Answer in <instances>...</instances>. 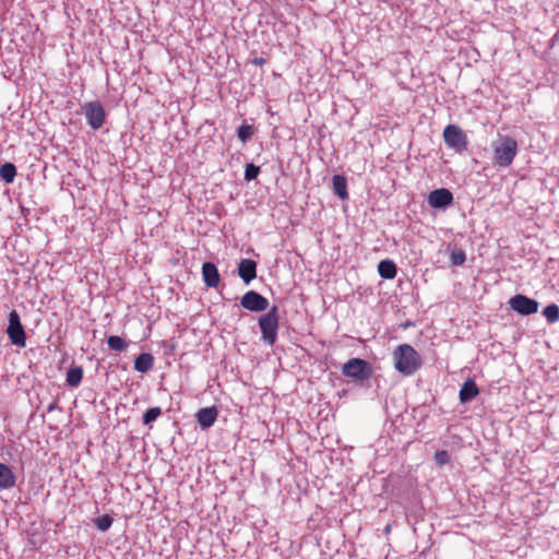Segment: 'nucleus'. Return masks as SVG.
<instances>
[{
    "mask_svg": "<svg viewBox=\"0 0 559 559\" xmlns=\"http://www.w3.org/2000/svg\"><path fill=\"white\" fill-rule=\"evenodd\" d=\"M491 148L493 164L500 168H507L513 163L519 145L515 139L498 134V138L491 142Z\"/></svg>",
    "mask_w": 559,
    "mask_h": 559,
    "instance_id": "f257e3e1",
    "label": "nucleus"
},
{
    "mask_svg": "<svg viewBox=\"0 0 559 559\" xmlns=\"http://www.w3.org/2000/svg\"><path fill=\"white\" fill-rule=\"evenodd\" d=\"M395 368L405 376L413 374L420 367V357L407 344L400 345L394 352Z\"/></svg>",
    "mask_w": 559,
    "mask_h": 559,
    "instance_id": "f03ea898",
    "label": "nucleus"
},
{
    "mask_svg": "<svg viewBox=\"0 0 559 559\" xmlns=\"http://www.w3.org/2000/svg\"><path fill=\"white\" fill-rule=\"evenodd\" d=\"M443 140L448 147L457 153H462L467 148V136L464 131L456 124H448L443 130Z\"/></svg>",
    "mask_w": 559,
    "mask_h": 559,
    "instance_id": "7ed1b4c3",
    "label": "nucleus"
},
{
    "mask_svg": "<svg viewBox=\"0 0 559 559\" xmlns=\"http://www.w3.org/2000/svg\"><path fill=\"white\" fill-rule=\"evenodd\" d=\"M88 126L93 130L100 129L106 121V111L98 102H88L82 107Z\"/></svg>",
    "mask_w": 559,
    "mask_h": 559,
    "instance_id": "20e7f679",
    "label": "nucleus"
},
{
    "mask_svg": "<svg viewBox=\"0 0 559 559\" xmlns=\"http://www.w3.org/2000/svg\"><path fill=\"white\" fill-rule=\"evenodd\" d=\"M510 308L519 314H535L538 311V302L524 295H515L509 300Z\"/></svg>",
    "mask_w": 559,
    "mask_h": 559,
    "instance_id": "39448f33",
    "label": "nucleus"
},
{
    "mask_svg": "<svg viewBox=\"0 0 559 559\" xmlns=\"http://www.w3.org/2000/svg\"><path fill=\"white\" fill-rule=\"evenodd\" d=\"M7 334L11 343L17 347H25L26 337L24 328L20 321V317H9V325L7 328Z\"/></svg>",
    "mask_w": 559,
    "mask_h": 559,
    "instance_id": "423d86ee",
    "label": "nucleus"
},
{
    "mask_svg": "<svg viewBox=\"0 0 559 559\" xmlns=\"http://www.w3.org/2000/svg\"><path fill=\"white\" fill-rule=\"evenodd\" d=\"M278 317H259V325L262 332V340L273 345L276 341L278 329Z\"/></svg>",
    "mask_w": 559,
    "mask_h": 559,
    "instance_id": "0eeeda50",
    "label": "nucleus"
},
{
    "mask_svg": "<svg viewBox=\"0 0 559 559\" xmlns=\"http://www.w3.org/2000/svg\"><path fill=\"white\" fill-rule=\"evenodd\" d=\"M241 306L249 311H264L269 307V300L254 290L247 292L241 298Z\"/></svg>",
    "mask_w": 559,
    "mask_h": 559,
    "instance_id": "6e6552de",
    "label": "nucleus"
},
{
    "mask_svg": "<svg viewBox=\"0 0 559 559\" xmlns=\"http://www.w3.org/2000/svg\"><path fill=\"white\" fill-rule=\"evenodd\" d=\"M453 194L445 188H440L431 191L428 194V204L432 209H445L453 203Z\"/></svg>",
    "mask_w": 559,
    "mask_h": 559,
    "instance_id": "1a4fd4ad",
    "label": "nucleus"
},
{
    "mask_svg": "<svg viewBox=\"0 0 559 559\" xmlns=\"http://www.w3.org/2000/svg\"><path fill=\"white\" fill-rule=\"evenodd\" d=\"M367 362L359 358H353L343 366V373L355 379H365L368 377L366 371Z\"/></svg>",
    "mask_w": 559,
    "mask_h": 559,
    "instance_id": "9d476101",
    "label": "nucleus"
},
{
    "mask_svg": "<svg viewBox=\"0 0 559 559\" xmlns=\"http://www.w3.org/2000/svg\"><path fill=\"white\" fill-rule=\"evenodd\" d=\"M218 412L215 407L201 408L195 417L202 430H206L214 425L217 419Z\"/></svg>",
    "mask_w": 559,
    "mask_h": 559,
    "instance_id": "9b49d317",
    "label": "nucleus"
},
{
    "mask_svg": "<svg viewBox=\"0 0 559 559\" xmlns=\"http://www.w3.org/2000/svg\"><path fill=\"white\" fill-rule=\"evenodd\" d=\"M238 275L249 284L257 276V263L251 259H242L238 264Z\"/></svg>",
    "mask_w": 559,
    "mask_h": 559,
    "instance_id": "f8f14e48",
    "label": "nucleus"
},
{
    "mask_svg": "<svg viewBox=\"0 0 559 559\" xmlns=\"http://www.w3.org/2000/svg\"><path fill=\"white\" fill-rule=\"evenodd\" d=\"M202 276L204 283L209 287L216 288L219 284L221 276L216 265L212 262H204L202 265Z\"/></svg>",
    "mask_w": 559,
    "mask_h": 559,
    "instance_id": "ddd939ff",
    "label": "nucleus"
},
{
    "mask_svg": "<svg viewBox=\"0 0 559 559\" xmlns=\"http://www.w3.org/2000/svg\"><path fill=\"white\" fill-rule=\"evenodd\" d=\"M479 393V390L476 383L473 380H467L463 383L460 390V401L461 403H467L475 399Z\"/></svg>",
    "mask_w": 559,
    "mask_h": 559,
    "instance_id": "4468645a",
    "label": "nucleus"
},
{
    "mask_svg": "<svg viewBox=\"0 0 559 559\" xmlns=\"http://www.w3.org/2000/svg\"><path fill=\"white\" fill-rule=\"evenodd\" d=\"M16 477L13 474L12 469L0 463V488L1 489H11L15 486Z\"/></svg>",
    "mask_w": 559,
    "mask_h": 559,
    "instance_id": "2eb2a0df",
    "label": "nucleus"
},
{
    "mask_svg": "<svg viewBox=\"0 0 559 559\" xmlns=\"http://www.w3.org/2000/svg\"><path fill=\"white\" fill-rule=\"evenodd\" d=\"M378 272L384 280H392L396 276L397 269L392 260H382L378 264Z\"/></svg>",
    "mask_w": 559,
    "mask_h": 559,
    "instance_id": "dca6fc26",
    "label": "nucleus"
},
{
    "mask_svg": "<svg viewBox=\"0 0 559 559\" xmlns=\"http://www.w3.org/2000/svg\"><path fill=\"white\" fill-rule=\"evenodd\" d=\"M332 183L334 193L340 199L346 200L348 198L346 178L342 175H335L333 176Z\"/></svg>",
    "mask_w": 559,
    "mask_h": 559,
    "instance_id": "f3484780",
    "label": "nucleus"
},
{
    "mask_svg": "<svg viewBox=\"0 0 559 559\" xmlns=\"http://www.w3.org/2000/svg\"><path fill=\"white\" fill-rule=\"evenodd\" d=\"M153 356L148 353L140 354L134 360V369L139 372H147L153 367Z\"/></svg>",
    "mask_w": 559,
    "mask_h": 559,
    "instance_id": "a211bd4d",
    "label": "nucleus"
},
{
    "mask_svg": "<svg viewBox=\"0 0 559 559\" xmlns=\"http://www.w3.org/2000/svg\"><path fill=\"white\" fill-rule=\"evenodd\" d=\"M15 176H16V167L12 163H5L0 167V178L5 183L13 182Z\"/></svg>",
    "mask_w": 559,
    "mask_h": 559,
    "instance_id": "6ab92c4d",
    "label": "nucleus"
},
{
    "mask_svg": "<svg viewBox=\"0 0 559 559\" xmlns=\"http://www.w3.org/2000/svg\"><path fill=\"white\" fill-rule=\"evenodd\" d=\"M83 378V369L81 367L70 368L67 372V383L69 386H78Z\"/></svg>",
    "mask_w": 559,
    "mask_h": 559,
    "instance_id": "aec40b11",
    "label": "nucleus"
},
{
    "mask_svg": "<svg viewBox=\"0 0 559 559\" xmlns=\"http://www.w3.org/2000/svg\"><path fill=\"white\" fill-rule=\"evenodd\" d=\"M254 134V128L253 126L247 124L243 122L238 129H237V136L242 142H248L252 135Z\"/></svg>",
    "mask_w": 559,
    "mask_h": 559,
    "instance_id": "412c9836",
    "label": "nucleus"
},
{
    "mask_svg": "<svg viewBox=\"0 0 559 559\" xmlns=\"http://www.w3.org/2000/svg\"><path fill=\"white\" fill-rule=\"evenodd\" d=\"M107 344L110 349L116 352H123L128 347L127 342L122 337L117 335L109 336L107 340Z\"/></svg>",
    "mask_w": 559,
    "mask_h": 559,
    "instance_id": "4be33fe9",
    "label": "nucleus"
},
{
    "mask_svg": "<svg viewBox=\"0 0 559 559\" xmlns=\"http://www.w3.org/2000/svg\"><path fill=\"white\" fill-rule=\"evenodd\" d=\"M450 261L452 265H462L466 261V254L462 249L452 250L450 253Z\"/></svg>",
    "mask_w": 559,
    "mask_h": 559,
    "instance_id": "5701e85b",
    "label": "nucleus"
},
{
    "mask_svg": "<svg viewBox=\"0 0 559 559\" xmlns=\"http://www.w3.org/2000/svg\"><path fill=\"white\" fill-rule=\"evenodd\" d=\"M162 414V409L159 407H151L143 415V423L145 425L151 424L156 420Z\"/></svg>",
    "mask_w": 559,
    "mask_h": 559,
    "instance_id": "b1692460",
    "label": "nucleus"
},
{
    "mask_svg": "<svg viewBox=\"0 0 559 559\" xmlns=\"http://www.w3.org/2000/svg\"><path fill=\"white\" fill-rule=\"evenodd\" d=\"M111 524H112V518L109 515H103V516L95 519V525L102 532H106L107 530H109Z\"/></svg>",
    "mask_w": 559,
    "mask_h": 559,
    "instance_id": "393cba45",
    "label": "nucleus"
},
{
    "mask_svg": "<svg viewBox=\"0 0 559 559\" xmlns=\"http://www.w3.org/2000/svg\"><path fill=\"white\" fill-rule=\"evenodd\" d=\"M260 174V167L255 166L254 164L250 163L246 165L245 169V179L250 181L258 177Z\"/></svg>",
    "mask_w": 559,
    "mask_h": 559,
    "instance_id": "a878e982",
    "label": "nucleus"
},
{
    "mask_svg": "<svg viewBox=\"0 0 559 559\" xmlns=\"http://www.w3.org/2000/svg\"><path fill=\"white\" fill-rule=\"evenodd\" d=\"M435 460L438 465L442 466L450 461V455L447 451H437L435 454Z\"/></svg>",
    "mask_w": 559,
    "mask_h": 559,
    "instance_id": "bb28decb",
    "label": "nucleus"
},
{
    "mask_svg": "<svg viewBox=\"0 0 559 559\" xmlns=\"http://www.w3.org/2000/svg\"><path fill=\"white\" fill-rule=\"evenodd\" d=\"M542 314H559V307L556 304H550L542 311Z\"/></svg>",
    "mask_w": 559,
    "mask_h": 559,
    "instance_id": "cd10ccee",
    "label": "nucleus"
},
{
    "mask_svg": "<svg viewBox=\"0 0 559 559\" xmlns=\"http://www.w3.org/2000/svg\"><path fill=\"white\" fill-rule=\"evenodd\" d=\"M252 63L254 66H263L265 63V59L262 57H258L252 60Z\"/></svg>",
    "mask_w": 559,
    "mask_h": 559,
    "instance_id": "c85d7f7f",
    "label": "nucleus"
},
{
    "mask_svg": "<svg viewBox=\"0 0 559 559\" xmlns=\"http://www.w3.org/2000/svg\"><path fill=\"white\" fill-rule=\"evenodd\" d=\"M546 318H547L548 323H554L559 319V317H546Z\"/></svg>",
    "mask_w": 559,
    "mask_h": 559,
    "instance_id": "c756f323",
    "label": "nucleus"
},
{
    "mask_svg": "<svg viewBox=\"0 0 559 559\" xmlns=\"http://www.w3.org/2000/svg\"><path fill=\"white\" fill-rule=\"evenodd\" d=\"M275 312H276V307H273L266 314L272 316V314H275Z\"/></svg>",
    "mask_w": 559,
    "mask_h": 559,
    "instance_id": "7c9ffc66",
    "label": "nucleus"
}]
</instances>
